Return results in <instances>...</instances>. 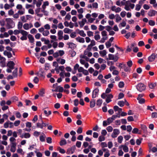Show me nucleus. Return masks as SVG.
<instances>
[{
  "instance_id": "18",
  "label": "nucleus",
  "mask_w": 157,
  "mask_h": 157,
  "mask_svg": "<svg viewBox=\"0 0 157 157\" xmlns=\"http://www.w3.org/2000/svg\"><path fill=\"white\" fill-rule=\"evenodd\" d=\"M109 59V60H114L115 61H116L118 59V58L116 56L114 55L109 54L108 55Z\"/></svg>"
},
{
  "instance_id": "60",
  "label": "nucleus",
  "mask_w": 157,
  "mask_h": 157,
  "mask_svg": "<svg viewBox=\"0 0 157 157\" xmlns=\"http://www.w3.org/2000/svg\"><path fill=\"white\" fill-rule=\"evenodd\" d=\"M106 129L108 132H112L113 130V128L111 126H109L107 127Z\"/></svg>"
},
{
  "instance_id": "57",
  "label": "nucleus",
  "mask_w": 157,
  "mask_h": 157,
  "mask_svg": "<svg viewBox=\"0 0 157 157\" xmlns=\"http://www.w3.org/2000/svg\"><path fill=\"white\" fill-rule=\"evenodd\" d=\"M105 140V137L104 136L101 135L98 138V140L100 142H101L104 140Z\"/></svg>"
},
{
  "instance_id": "47",
  "label": "nucleus",
  "mask_w": 157,
  "mask_h": 157,
  "mask_svg": "<svg viewBox=\"0 0 157 157\" xmlns=\"http://www.w3.org/2000/svg\"><path fill=\"white\" fill-rule=\"evenodd\" d=\"M10 40L13 41H16L17 40V38L14 35H11L10 37Z\"/></svg>"
},
{
  "instance_id": "34",
  "label": "nucleus",
  "mask_w": 157,
  "mask_h": 157,
  "mask_svg": "<svg viewBox=\"0 0 157 157\" xmlns=\"http://www.w3.org/2000/svg\"><path fill=\"white\" fill-rule=\"evenodd\" d=\"M95 105V101L94 99H92L90 101V106L91 108H93L94 107Z\"/></svg>"
},
{
  "instance_id": "38",
  "label": "nucleus",
  "mask_w": 157,
  "mask_h": 157,
  "mask_svg": "<svg viewBox=\"0 0 157 157\" xmlns=\"http://www.w3.org/2000/svg\"><path fill=\"white\" fill-rule=\"evenodd\" d=\"M20 19L21 21L23 22H26L27 21L25 16H23L21 17Z\"/></svg>"
},
{
  "instance_id": "27",
  "label": "nucleus",
  "mask_w": 157,
  "mask_h": 157,
  "mask_svg": "<svg viewBox=\"0 0 157 157\" xmlns=\"http://www.w3.org/2000/svg\"><path fill=\"white\" fill-rule=\"evenodd\" d=\"M31 135L29 133H25L23 135H21L20 136V137L23 138H28L30 137Z\"/></svg>"
},
{
  "instance_id": "30",
  "label": "nucleus",
  "mask_w": 157,
  "mask_h": 157,
  "mask_svg": "<svg viewBox=\"0 0 157 157\" xmlns=\"http://www.w3.org/2000/svg\"><path fill=\"white\" fill-rule=\"evenodd\" d=\"M156 14V11L154 10H151L148 13V15L150 17L155 16Z\"/></svg>"
},
{
  "instance_id": "42",
  "label": "nucleus",
  "mask_w": 157,
  "mask_h": 157,
  "mask_svg": "<svg viewBox=\"0 0 157 157\" xmlns=\"http://www.w3.org/2000/svg\"><path fill=\"white\" fill-rule=\"evenodd\" d=\"M19 15H22L24 14L25 13V10L24 9L20 10H18L17 13Z\"/></svg>"
},
{
  "instance_id": "2",
  "label": "nucleus",
  "mask_w": 157,
  "mask_h": 157,
  "mask_svg": "<svg viewBox=\"0 0 157 157\" xmlns=\"http://www.w3.org/2000/svg\"><path fill=\"white\" fill-rule=\"evenodd\" d=\"M101 98L105 99V101L108 103L112 101L111 99L113 98V95L112 94H106V93H102L101 95Z\"/></svg>"
},
{
  "instance_id": "32",
  "label": "nucleus",
  "mask_w": 157,
  "mask_h": 157,
  "mask_svg": "<svg viewBox=\"0 0 157 157\" xmlns=\"http://www.w3.org/2000/svg\"><path fill=\"white\" fill-rule=\"evenodd\" d=\"M84 54L85 55H87L88 57L92 56V53L89 51V50H86L84 52Z\"/></svg>"
},
{
  "instance_id": "3",
  "label": "nucleus",
  "mask_w": 157,
  "mask_h": 157,
  "mask_svg": "<svg viewBox=\"0 0 157 157\" xmlns=\"http://www.w3.org/2000/svg\"><path fill=\"white\" fill-rule=\"evenodd\" d=\"M6 26L8 29L12 28L14 27L15 23L11 18H6Z\"/></svg>"
},
{
  "instance_id": "48",
  "label": "nucleus",
  "mask_w": 157,
  "mask_h": 157,
  "mask_svg": "<svg viewBox=\"0 0 157 157\" xmlns=\"http://www.w3.org/2000/svg\"><path fill=\"white\" fill-rule=\"evenodd\" d=\"M126 23L125 21L123 20L122 22H121L119 24V27H124L126 26Z\"/></svg>"
},
{
  "instance_id": "62",
  "label": "nucleus",
  "mask_w": 157,
  "mask_h": 157,
  "mask_svg": "<svg viewBox=\"0 0 157 157\" xmlns=\"http://www.w3.org/2000/svg\"><path fill=\"white\" fill-rule=\"evenodd\" d=\"M70 53L72 57H73L76 55V52L73 51V50H71L70 51Z\"/></svg>"
},
{
  "instance_id": "5",
  "label": "nucleus",
  "mask_w": 157,
  "mask_h": 157,
  "mask_svg": "<svg viewBox=\"0 0 157 157\" xmlns=\"http://www.w3.org/2000/svg\"><path fill=\"white\" fill-rule=\"evenodd\" d=\"M20 33L22 35V36L20 38V39L21 40L23 41L27 40L28 35L29 34L27 31L21 29V30Z\"/></svg>"
},
{
  "instance_id": "20",
  "label": "nucleus",
  "mask_w": 157,
  "mask_h": 157,
  "mask_svg": "<svg viewBox=\"0 0 157 157\" xmlns=\"http://www.w3.org/2000/svg\"><path fill=\"white\" fill-rule=\"evenodd\" d=\"M136 45V43H132V44H131V46H130L129 45H128L127 46V49H134V48H135V49H138V48L137 47H135Z\"/></svg>"
},
{
  "instance_id": "14",
  "label": "nucleus",
  "mask_w": 157,
  "mask_h": 157,
  "mask_svg": "<svg viewBox=\"0 0 157 157\" xmlns=\"http://www.w3.org/2000/svg\"><path fill=\"white\" fill-rule=\"evenodd\" d=\"M7 50L4 51L3 54L5 56H7V57L10 58L12 57V54L10 50Z\"/></svg>"
},
{
  "instance_id": "44",
  "label": "nucleus",
  "mask_w": 157,
  "mask_h": 157,
  "mask_svg": "<svg viewBox=\"0 0 157 157\" xmlns=\"http://www.w3.org/2000/svg\"><path fill=\"white\" fill-rule=\"evenodd\" d=\"M49 33V32L48 30H44L42 33V35L44 36H47Z\"/></svg>"
},
{
  "instance_id": "40",
  "label": "nucleus",
  "mask_w": 157,
  "mask_h": 157,
  "mask_svg": "<svg viewBox=\"0 0 157 157\" xmlns=\"http://www.w3.org/2000/svg\"><path fill=\"white\" fill-rule=\"evenodd\" d=\"M67 144V142L65 139H63L61 140L59 144L60 146H63Z\"/></svg>"
},
{
  "instance_id": "21",
  "label": "nucleus",
  "mask_w": 157,
  "mask_h": 157,
  "mask_svg": "<svg viewBox=\"0 0 157 157\" xmlns=\"http://www.w3.org/2000/svg\"><path fill=\"white\" fill-rule=\"evenodd\" d=\"M86 22V20L85 18L82 19L81 21L79 22V26L80 28H82L85 23Z\"/></svg>"
},
{
  "instance_id": "12",
  "label": "nucleus",
  "mask_w": 157,
  "mask_h": 157,
  "mask_svg": "<svg viewBox=\"0 0 157 157\" xmlns=\"http://www.w3.org/2000/svg\"><path fill=\"white\" fill-rule=\"evenodd\" d=\"M120 133V131L117 129H114L113 130V132L112 133L111 136L113 138L116 137L117 135Z\"/></svg>"
},
{
  "instance_id": "43",
  "label": "nucleus",
  "mask_w": 157,
  "mask_h": 157,
  "mask_svg": "<svg viewBox=\"0 0 157 157\" xmlns=\"http://www.w3.org/2000/svg\"><path fill=\"white\" fill-rule=\"evenodd\" d=\"M123 69L124 70V71L125 72H127L128 71H129L130 68L129 67H127L126 65L125 64H124L123 65Z\"/></svg>"
},
{
  "instance_id": "35",
  "label": "nucleus",
  "mask_w": 157,
  "mask_h": 157,
  "mask_svg": "<svg viewBox=\"0 0 157 157\" xmlns=\"http://www.w3.org/2000/svg\"><path fill=\"white\" fill-rule=\"evenodd\" d=\"M99 53L101 56L102 57H104L106 55V52L105 50H104L100 51L99 52Z\"/></svg>"
},
{
  "instance_id": "51",
  "label": "nucleus",
  "mask_w": 157,
  "mask_h": 157,
  "mask_svg": "<svg viewBox=\"0 0 157 157\" xmlns=\"http://www.w3.org/2000/svg\"><path fill=\"white\" fill-rule=\"evenodd\" d=\"M46 136L44 134L43 135L40 136V140L41 142H44L45 140V138Z\"/></svg>"
},
{
  "instance_id": "15",
  "label": "nucleus",
  "mask_w": 157,
  "mask_h": 157,
  "mask_svg": "<svg viewBox=\"0 0 157 157\" xmlns=\"http://www.w3.org/2000/svg\"><path fill=\"white\" fill-rule=\"evenodd\" d=\"M53 24H52V28L55 29H57L58 28L57 25H56L58 23V21L56 18H54L52 21Z\"/></svg>"
},
{
  "instance_id": "22",
  "label": "nucleus",
  "mask_w": 157,
  "mask_h": 157,
  "mask_svg": "<svg viewBox=\"0 0 157 157\" xmlns=\"http://www.w3.org/2000/svg\"><path fill=\"white\" fill-rule=\"evenodd\" d=\"M10 141L11 145H17L16 140L13 137H11L10 138Z\"/></svg>"
},
{
  "instance_id": "1",
  "label": "nucleus",
  "mask_w": 157,
  "mask_h": 157,
  "mask_svg": "<svg viewBox=\"0 0 157 157\" xmlns=\"http://www.w3.org/2000/svg\"><path fill=\"white\" fill-rule=\"evenodd\" d=\"M124 4V9L127 11H131V9H133L135 6V5L131 3L130 0L126 1Z\"/></svg>"
},
{
  "instance_id": "58",
  "label": "nucleus",
  "mask_w": 157,
  "mask_h": 157,
  "mask_svg": "<svg viewBox=\"0 0 157 157\" xmlns=\"http://www.w3.org/2000/svg\"><path fill=\"white\" fill-rule=\"evenodd\" d=\"M137 100L139 101V103L142 104L143 103L145 102V100L144 98H137Z\"/></svg>"
},
{
  "instance_id": "45",
  "label": "nucleus",
  "mask_w": 157,
  "mask_h": 157,
  "mask_svg": "<svg viewBox=\"0 0 157 157\" xmlns=\"http://www.w3.org/2000/svg\"><path fill=\"white\" fill-rule=\"evenodd\" d=\"M121 147H123V150L124 152H127L128 151V148L127 146L124 145H122Z\"/></svg>"
},
{
  "instance_id": "16",
  "label": "nucleus",
  "mask_w": 157,
  "mask_h": 157,
  "mask_svg": "<svg viewBox=\"0 0 157 157\" xmlns=\"http://www.w3.org/2000/svg\"><path fill=\"white\" fill-rule=\"evenodd\" d=\"M15 65V64L13 61H9L7 63V66L10 69H13Z\"/></svg>"
},
{
  "instance_id": "31",
  "label": "nucleus",
  "mask_w": 157,
  "mask_h": 157,
  "mask_svg": "<svg viewBox=\"0 0 157 157\" xmlns=\"http://www.w3.org/2000/svg\"><path fill=\"white\" fill-rule=\"evenodd\" d=\"M57 61L61 64H63L65 63V60L64 59L61 58H57L56 59Z\"/></svg>"
},
{
  "instance_id": "41",
  "label": "nucleus",
  "mask_w": 157,
  "mask_h": 157,
  "mask_svg": "<svg viewBox=\"0 0 157 157\" xmlns=\"http://www.w3.org/2000/svg\"><path fill=\"white\" fill-rule=\"evenodd\" d=\"M51 43H53L52 45L53 47L54 48H57L58 45V43L56 42H53V41L52 40H51Z\"/></svg>"
},
{
  "instance_id": "17",
  "label": "nucleus",
  "mask_w": 157,
  "mask_h": 157,
  "mask_svg": "<svg viewBox=\"0 0 157 157\" xmlns=\"http://www.w3.org/2000/svg\"><path fill=\"white\" fill-rule=\"evenodd\" d=\"M67 45L68 48L74 49L76 47V45L73 43L68 42L67 43Z\"/></svg>"
},
{
  "instance_id": "24",
  "label": "nucleus",
  "mask_w": 157,
  "mask_h": 157,
  "mask_svg": "<svg viewBox=\"0 0 157 157\" xmlns=\"http://www.w3.org/2000/svg\"><path fill=\"white\" fill-rule=\"evenodd\" d=\"M77 31L78 33L81 36L84 37L86 36V35L83 30H80L79 29H77Z\"/></svg>"
},
{
  "instance_id": "37",
  "label": "nucleus",
  "mask_w": 157,
  "mask_h": 157,
  "mask_svg": "<svg viewBox=\"0 0 157 157\" xmlns=\"http://www.w3.org/2000/svg\"><path fill=\"white\" fill-rule=\"evenodd\" d=\"M102 103V100L101 99H98L96 101V105L100 106Z\"/></svg>"
},
{
  "instance_id": "13",
  "label": "nucleus",
  "mask_w": 157,
  "mask_h": 157,
  "mask_svg": "<svg viewBox=\"0 0 157 157\" xmlns=\"http://www.w3.org/2000/svg\"><path fill=\"white\" fill-rule=\"evenodd\" d=\"M88 7L92 9H97L98 7V4L96 2H94L92 4H90L88 5Z\"/></svg>"
},
{
  "instance_id": "4",
  "label": "nucleus",
  "mask_w": 157,
  "mask_h": 157,
  "mask_svg": "<svg viewBox=\"0 0 157 157\" xmlns=\"http://www.w3.org/2000/svg\"><path fill=\"white\" fill-rule=\"evenodd\" d=\"M101 34L102 38L100 40L99 42L101 43H103L108 38L107 32L106 31L103 30L101 32Z\"/></svg>"
},
{
  "instance_id": "29",
  "label": "nucleus",
  "mask_w": 157,
  "mask_h": 157,
  "mask_svg": "<svg viewBox=\"0 0 157 157\" xmlns=\"http://www.w3.org/2000/svg\"><path fill=\"white\" fill-rule=\"evenodd\" d=\"M76 40L80 43H83L85 42V40L84 38L80 37H78L76 38Z\"/></svg>"
},
{
  "instance_id": "55",
  "label": "nucleus",
  "mask_w": 157,
  "mask_h": 157,
  "mask_svg": "<svg viewBox=\"0 0 157 157\" xmlns=\"http://www.w3.org/2000/svg\"><path fill=\"white\" fill-rule=\"evenodd\" d=\"M44 93V89H41L39 92V95L41 96H43Z\"/></svg>"
},
{
  "instance_id": "39",
  "label": "nucleus",
  "mask_w": 157,
  "mask_h": 157,
  "mask_svg": "<svg viewBox=\"0 0 157 157\" xmlns=\"http://www.w3.org/2000/svg\"><path fill=\"white\" fill-rule=\"evenodd\" d=\"M120 115L119 114L117 115H112V117H110V118H111L112 120L113 121L117 117L120 118Z\"/></svg>"
},
{
  "instance_id": "9",
  "label": "nucleus",
  "mask_w": 157,
  "mask_h": 157,
  "mask_svg": "<svg viewBox=\"0 0 157 157\" xmlns=\"http://www.w3.org/2000/svg\"><path fill=\"white\" fill-rule=\"evenodd\" d=\"M64 53V52L63 50H59L53 53V56L56 58L59 56H62Z\"/></svg>"
},
{
  "instance_id": "36",
  "label": "nucleus",
  "mask_w": 157,
  "mask_h": 157,
  "mask_svg": "<svg viewBox=\"0 0 157 157\" xmlns=\"http://www.w3.org/2000/svg\"><path fill=\"white\" fill-rule=\"evenodd\" d=\"M17 145H11L10 151L11 152H14L16 150V146Z\"/></svg>"
},
{
  "instance_id": "26",
  "label": "nucleus",
  "mask_w": 157,
  "mask_h": 157,
  "mask_svg": "<svg viewBox=\"0 0 157 157\" xmlns=\"http://www.w3.org/2000/svg\"><path fill=\"white\" fill-rule=\"evenodd\" d=\"M28 38L29 41L31 43H33L34 41V39L33 35L29 34L28 35Z\"/></svg>"
},
{
  "instance_id": "8",
  "label": "nucleus",
  "mask_w": 157,
  "mask_h": 157,
  "mask_svg": "<svg viewBox=\"0 0 157 157\" xmlns=\"http://www.w3.org/2000/svg\"><path fill=\"white\" fill-rule=\"evenodd\" d=\"M33 25L31 23H26L23 25V28L25 30H28L31 28H33Z\"/></svg>"
},
{
  "instance_id": "11",
  "label": "nucleus",
  "mask_w": 157,
  "mask_h": 157,
  "mask_svg": "<svg viewBox=\"0 0 157 157\" xmlns=\"http://www.w3.org/2000/svg\"><path fill=\"white\" fill-rule=\"evenodd\" d=\"M99 90L98 88H96L93 91L92 94V98H96L98 95Z\"/></svg>"
},
{
  "instance_id": "28",
  "label": "nucleus",
  "mask_w": 157,
  "mask_h": 157,
  "mask_svg": "<svg viewBox=\"0 0 157 157\" xmlns=\"http://www.w3.org/2000/svg\"><path fill=\"white\" fill-rule=\"evenodd\" d=\"M156 57L155 56V55L154 54H152L151 56L148 57V59L149 62H152L155 59V58Z\"/></svg>"
},
{
  "instance_id": "53",
  "label": "nucleus",
  "mask_w": 157,
  "mask_h": 157,
  "mask_svg": "<svg viewBox=\"0 0 157 157\" xmlns=\"http://www.w3.org/2000/svg\"><path fill=\"white\" fill-rule=\"evenodd\" d=\"M23 26V24L21 21H19L17 24V28L18 29H21Z\"/></svg>"
},
{
  "instance_id": "7",
  "label": "nucleus",
  "mask_w": 157,
  "mask_h": 157,
  "mask_svg": "<svg viewBox=\"0 0 157 157\" xmlns=\"http://www.w3.org/2000/svg\"><path fill=\"white\" fill-rule=\"evenodd\" d=\"M6 60V58L0 55V65L2 67H5Z\"/></svg>"
},
{
  "instance_id": "25",
  "label": "nucleus",
  "mask_w": 157,
  "mask_h": 157,
  "mask_svg": "<svg viewBox=\"0 0 157 157\" xmlns=\"http://www.w3.org/2000/svg\"><path fill=\"white\" fill-rule=\"evenodd\" d=\"M148 86L149 88L154 89L156 86V83L155 82H150L148 83Z\"/></svg>"
},
{
  "instance_id": "59",
  "label": "nucleus",
  "mask_w": 157,
  "mask_h": 157,
  "mask_svg": "<svg viewBox=\"0 0 157 157\" xmlns=\"http://www.w3.org/2000/svg\"><path fill=\"white\" fill-rule=\"evenodd\" d=\"M116 22H117L121 21V18L118 14H117L116 15Z\"/></svg>"
},
{
  "instance_id": "50",
  "label": "nucleus",
  "mask_w": 157,
  "mask_h": 157,
  "mask_svg": "<svg viewBox=\"0 0 157 157\" xmlns=\"http://www.w3.org/2000/svg\"><path fill=\"white\" fill-rule=\"evenodd\" d=\"M26 105L27 106L30 105L32 104V102L29 100H26L25 101Z\"/></svg>"
},
{
  "instance_id": "54",
  "label": "nucleus",
  "mask_w": 157,
  "mask_h": 157,
  "mask_svg": "<svg viewBox=\"0 0 157 157\" xmlns=\"http://www.w3.org/2000/svg\"><path fill=\"white\" fill-rule=\"evenodd\" d=\"M101 148H105L107 147V144L105 142H101Z\"/></svg>"
},
{
  "instance_id": "46",
  "label": "nucleus",
  "mask_w": 157,
  "mask_h": 157,
  "mask_svg": "<svg viewBox=\"0 0 157 157\" xmlns=\"http://www.w3.org/2000/svg\"><path fill=\"white\" fill-rule=\"evenodd\" d=\"M37 32V30L35 28H33L30 30V33L33 34L36 33Z\"/></svg>"
},
{
  "instance_id": "33",
  "label": "nucleus",
  "mask_w": 157,
  "mask_h": 157,
  "mask_svg": "<svg viewBox=\"0 0 157 157\" xmlns=\"http://www.w3.org/2000/svg\"><path fill=\"white\" fill-rule=\"evenodd\" d=\"M49 5V2L48 1H46L44 2L42 6V9H45L46 6H48Z\"/></svg>"
},
{
  "instance_id": "6",
  "label": "nucleus",
  "mask_w": 157,
  "mask_h": 157,
  "mask_svg": "<svg viewBox=\"0 0 157 157\" xmlns=\"http://www.w3.org/2000/svg\"><path fill=\"white\" fill-rule=\"evenodd\" d=\"M136 88L139 91L142 92L145 90V86L143 84L140 83L137 85Z\"/></svg>"
},
{
  "instance_id": "52",
  "label": "nucleus",
  "mask_w": 157,
  "mask_h": 157,
  "mask_svg": "<svg viewBox=\"0 0 157 157\" xmlns=\"http://www.w3.org/2000/svg\"><path fill=\"white\" fill-rule=\"evenodd\" d=\"M94 38L96 40L98 41L100 39L101 37L99 34H97L94 35Z\"/></svg>"
},
{
  "instance_id": "56",
  "label": "nucleus",
  "mask_w": 157,
  "mask_h": 157,
  "mask_svg": "<svg viewBox=\"0 0 157 157\" xmlns=\"http://www.w3.org/2000/svg\"><path fill=\"white\" fill-rule=\"evenodd\" d=\"M143 139L142 138H139L136 140V144L137 145H140Z\"/></svg>"
},
{
  "instance_id": "61",
  "label": "nucleus",
  "mask_w": 157,
  "mask_h": 157,
  "mask_svg": "<svg viewBox=\"0 0 157 157\" xmlns=\"http://www.w3.org/2000/svg\"><path fill=\"white\" fill-rule=\"evenodd\" d=\"M118 104L121 107H123L124 105V103L123 101H119L118 103Z\"/></svg>"
},
{
  "instance_id": "10",
  "label": "nucleus",
  "mask_w": 157,
  "mask_h": 157,
  "mask_svg": "<svg viewBox=\"0 0 157 157\" xmlns=\"http://www.w3.org/2000/svg\"><path fill=\"white\" fill-rule=\"evenodd\" d=\"M75 146H73L71 147L68 148L66 152L67 154L68 155L73 154L75 151Z\"/></svg>"
},
{
  "instance_id": "63",
  "label": "nucleus",
  "mask_w": 157,
  "mask_h": 157,
  "mask_svg": "<svg viewBox=\"0 0 157 157\" xmlns=\"http://www.w3.org/2000/svg\"><path fill=\"white\" fill-rule=\"evenodd\" d=\"M57 26L59 29H62L64 28V26L61 22L59 23L57 25Z\"/></svg>"
},
{
  "instance_id": "23",
  "label": "nucleus",
  "mask_w": 157,
  "mask_h": 157,
  "mask_svg": "<svg viewBox=\"0 0 157 157\" xmlns=\"http://www.w3.org/2000/svg\"><path fill=\"white\" fill-rule=\"evenodd\" d=\"M63 87L60 86H58L57 88H56L55 89H52V91L53 92H56L58 91L59 92H62L63 91Z\"/></svg>"
},
{
  "instance_id": "19",
  "label": "nucleus",
  "mask_w": 157,
  "mask_h": 157,
  "mask_svg": "<svg viewBox=\"0 0 157 157\" xmlns=\"http://www.w3.org/2000/svg\"><path fill=\"white\" fill-rule=\"evenodd\" d=\"M63 32L62 30H59L58 31L57 35L58 39L59 40H62L63 38Z\"/></svg>"
},
{
  "instance_id": "64",
  "label": "nucleus",
  "mask_w": 157,
  "mask_h": 157,
  "mask_svg": "<svg viewBox=\"0 0 157 157\" xmlns=\"http://www.w3.org/2000/svg\"><path fill=\"white\" fill-rule=\"evenodd\" d=\"M151 117L152 118L157 117V113L156 112H153L151 113Z\"/></svg>"
},
{
  "instance_id": "49",
  "label": "nucleus",
  "mask_w": 157,
  "mask_h": 157,
  "mask_svg": "<svg viewBox=\"0 0 157 157\" xmlns=\"http://www.w3.org/2000/svg\"><path fill=\"white\" fill-rule=\"evenodd\" d=\"M17 68L15 69L13 72V75L14 77H16L17 76Z\"/></svg>"
}]
</instances>
